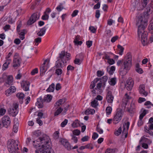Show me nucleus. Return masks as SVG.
<instances>
[{
  "instance_id": "1",
  "label": "nucleus",
  "mask_w": 153,
  "mask_h": 153,
  "mask_svg": "<svg viewBox=\"0 0 153 153\" xmlns=\"http://www.w3.org/2000/svg\"><path fill=\"white\" fill-rule=\"evenodd\" d=\"M146 12H144L143 15L138 17L137 25H138V31L142 28V29L147 27L148 19L150 14L153 11V3H151L148 5L146 8Z\"/></svg>"
},
{
  "instance_id": "2",
  "label": "nucleus",
  "mask_w": 153,
  "mask_h": 153,
  "mask_svg": "<svg viewBox=\"0 0 153 153\" xmlns=\"http://www.w3.org/2000/svg\"><path fill=\"white\" fill-rule=\"evenodd\" d=\"M49 137L45 134H43L42 136H40L36 140L33 141V145L36 148H38L42 145L40 148H48L49 146L51 148V146L49 144Z\"/></svg>"
},
{
  "instance_id": "3",
  "label": "nucleus",
  "mask_w": 153,
  "mask_h": 153,
  "mask_svg": "<svg viewBox=\"0 0 153 153\" xmlns=\"http://www.w3.org/2000/svg\"><path fill=\"white\" fill-rule=\"evenodd\" d=\"M18 143L17 140L12 139L8 140L7 142V146L9 152L11 153H16V152L19 149Z\"/></svg>"
},
{
  "instance_id": "4",
  "label": "nucleus",
  "mask_w": 153,
  "mask_h": 153,
  "mask_svg": "<svg viewBox=\"0 0 153 153\" xmlns=\"http://www.w3.org/2000/svg\"><path fill=\"white\" fill-rule=\"evenodd\" d=\"M137 24V23L136 24ZM138 25V29H137V34L138 36L139 37L141 36V40L142 43L143 45L144 46L146 45L148 43V41L147 39V35L148 33L147 32L144 31L145 29L147 27H145L144 28L142 29V28L140 30L139 32L138 31V25Z\"/></svg>"
},
{
  "instance_id": "5",
  "label": "nucleus",
  "mask_w": 153,
  "mask_h": 153,
  "mask_svg": "<svg viewBox=\"0 0 153 153\" xmlns=\"http://www.w3.org/2000/svg\"><path fill=\"white\" fill-rule=\"evenodd\" d=\"M131 56L130 52L128 53L126 57V59L123 61V63L122 66L123 69L126 71L130 70L132 65Z\"/></svg>"
},
{
  "instance_id": "6",
  "label": "nucleus",
  "mask_w": 153,
  "mask_h": 153,
  "mask_svg": "<svg viewBox=\"0 0 153 153\" xmlns=\"http://www.w3.org/2000/svg\"><path fill=\"white\" fill-rule=\"evenodd\" d=\"M123 114L122 110L121 108L117 109L116 113L114 116L113 120V123L116 124L118 123L121 120Z\"/></svg>"
},
{
  "instance_id": "7",
  "label": "nucleus",
  "mask_w": 153,
  "mask_h": 153,
  "mask_svg": "<svg viewBox=\"0 0 153 153\" xmlns=\"http://www.w3.org/2000/svg\"><path fill=\"white\" fill-rule=\"evenodd\" d=\"M60 142L65 148L68 151H70L72 149H76L78 148V146L77 145H76L74 147H72V146L71 145L68 141L66 139H61Z\"/></svg>"
},
{
  "instance_id": "8",
  "label": "nucleus",
  "mask_w": 153,
  "mask_h": 153,
  "mask_svg": "<svg viewBox=\"0 0 153 153\" xmlns=\"http://www.w3.org/2000/svg\"><path fill=\"white\" fill-rule=\"evenodd\" d=\"M40 16V13L36 12L34 13L31 15L27 21V24L30 25L33 24L39 19Z\"/></svg>"
},
{
  "instance_id": "9",
  "label": "nucleus",
  "mask_w": 153,
  "mask_h": 153,
  "mask_svg": "<svg viewBox=\"0 0 153 153\" xmlns=\"http://www.w3.org/2000/svg\"><path fill=\"white\" fill-rule=\"evenodd\" d=\"M19 105L15 103L13 104V106L8 109L9 114L13 117H15L18 112Z\"/></svg>"
},
{
  "instance_id": "10",
  "label": "nucleus",
  "mask_w": 153,
  "mask_h": 153,
  "mask_svg": "<svg viewBox=\"0 0 153 153\" xmlns=\"http://www.w3.org/2000/svg\"><path fill=\"white\" fill-rule=\"evenodd\" d=\"M134 82L131 77H129L126 81L125 87L128 91H131L133 86Z\"/></svg>"
},
{
  "instance_id": "11",
  "label": "nucleus",
  "mask_w": 153,
  "mask_h": 153,
  "mask_svg": "<svg viewBox=\"0 0 153 153\" xmlns=\"http://www.w3.org/2000/svg\"><path fill=\"white\" fill-rule=\"evenodd\" d=\"M2 123L4 127L7 128L10 125V118L8 116L5 115L2 118Z\"/></svg>"
},
{
  "instance_id": "12",
  "label": "nucleus",
  "mask_w": 153,
  "mask_h": 153,
  "mask_svg": "<svg viewBox=\"0 0 153 153\" xmlns=\"http://www.w3.org/2000/svg\"><path fill=\"white\" fill-rule=\"evenodd\" d=\"M20 84L22 88L24 91H29V86L30 85V83L29 82L23 80L21 82Z\"/></svg>"
},
{
  "instance_id": "13",
  "label": "nucleus",
  "mask_w": 153,
  "mask_h": 153,
  "mask_svg": "<svg viewBox=\"0 0 153 153\" xmlns=\"http://www.w3.org/2000/svg\"><path fill=\"white\" fill-rule=\"evenodd\" d=\"M16 90V88L14 86H11L9 88L5 91V94L7 96H9L12 93L15 92Z\"/></svg>"
},
{
  "instance_id": "14",
  "label": "nucleus",
  "mask_w": 153,
  "mask_h": 153,
  "mask_svg": "<svg viewBox=\"0 0 153 153\" xmlns=\"http://www.w3.org/2000/svg\"><path fill=\"white\" fill-rule=\"evenodd\" d=\"M114 97L112 94V92L108 91L107 93L106 99L108 102L112 103L113 101Z\"/></svg>"
},
{
  "instance_id": "15",
  "label": "nucleus",
  "mask_w": 153,
  "mask_h": 153,
  "mask_svg": "<svg viewBox=\"0 0 153 153\" xmlns=\"http://www.w3.org/2000/svg\"><path fill=\"white\" fill-rule=\"evenodd\" d=\"M66 101V99L65 98H63L62 99L58 100L54 104V107L56 109L60 107V105L64 104Z\"/></svg>"
},
{
  "instance_id": "16",
  "label": "nucleus",
  "mask_w": 153,
  "mask_h": 153,
  "mask_svg": "<svg viewBox=\"0 0 153 153\" xmlns=\"http://www.w3.org/2000/svg\"><path fill=\"white\" fill-rule=\"evenodd\" d=\"M21 61V59L19 58H14L13 60V67L14 68H16L19 66L20 65Z\"/></svg>"
},
{
  "instance_id": "17",
  "label": "nucleus",
  "mask_w": 153,
  "mask_h": 153,
  "mask_svg": "<svg viewBox=\"0 0 153 153\" xmlns=\"http://www.w3.org/2000/svg\"><path fill=\"white\" fill-rule=\"evenodd\" d=\"M44 102H45V101H44V99H42L41 97H40L37 99V101L36 103V105L39 108H42L43 107V103Z\"/></svg>"
},
{
  "instance_id": "18",
  "label": "nucleus",
  "mask_w": 153,
  "mask_h": 153,
  "mask_svg": "<svg viewBox=\"0 0 153 153\" xmlns=\"http://www.w3.org/2000/svg\"><path fill=\"white\" fill-rule=\"evenodd\" d=\"M7 80L5 82L6 84L10 85H13V77L12 75H7Z\"/></svg>"
},
{
  "instance_id": "19",
  "label": "nucleus",
  "mask_w": 153,
  "mask_h": 153,
  "mask_svg": "<svg viewBox=\"0 0 153 153\" xmlns=\"http://www.w3.org/2000/svg\"><path fill=\"white\" fill-rule=\"evenodd\" d=\"M145 85L143 84L140 85L139 87V92L140 94H142L145 96H146L148 95V93L145 91Z\"/></svg>"
},
{
  "instance_id": "20",
  "label": "nucleus",
  "mask_w": 153,
  "mask_h": 153,
  "mask_svg": "<svg viewBox=\"0 0 153 153\" xmlns=\"http://www.w3.org/2000/svg\"><path fill=\"white\" fill-rule=\"evenodd\" d=\"M105 86H103V84H102L101 82H99L97 83L95 89L98 90L100 92H102Z\"/></svg>"
},
{
  "instance_id": "21",
  "label": "nucleus",
  "mask_w": 153,
  "mask_h": 153,
  "mask_svg": "<svg viewBox=\"0 0 153 153\" xmlns=\"http://www.w3.org/2000/svg\"><path fill=\"white\" fill-rule=\"evenodd\" d=\"M147 4L143 1L139 3L137 5V10H143Z\"/></svg>"
},
{
  "instance_id": "22",
  "label": "nucleus",
  "mask_w": 153,
  "mask_h": 153,
  "mask_svg": "<svg viewBox=\"0 0 153 153\" xmlns=\"http://www.w3.org/2000/svg\"><path fill=\"white\" fill-rule=\"evenodd\" d=\"M64 65V62L62 59H58L56 62V66L57 68H62Z\"/></svg>"
},
{
  "instance_id": "23",
  "label": "nucleus",
  "mask_w": 153,
  "mask_h": 153,
  "mask_svg": "<svg viewBox=\"0 0 153 153\" xmlns=\"http://www.w3.org/2000/svg\"><path fill=\"white\" fill-rule=\"evenodd\" d=\"M52 149L51 148L49 147L46 149L45 148H40V151L42 153H51V151Z\"/></svg>"
},
{
  "instance_id": "24",
  "label": "nucleus",
  "mask_w": 153,
  "mask_h": 153,
  "mask_svg": "<svg viewBox=\"0 0 153 153\" xmlns=\"http://www.w3.org/2000/svg\"><path fill=\"white\" fill-rule=\"evenodd\" d=\"M47 28L46 26H45L42 28L40 31L38 32L37 33V35L39 36H42L45 33L46 31Z\"/></svg>"
},
{
  "instance_id": "25",
  "label": "nucleus",
  "mask_w": 153,
  "mask_h": 153,
  "mask_svg": "<svg viewBox=\"0 0 153 153\" xmlns=\"http://www.w3.org/2000/svg\"><path fill=\"white\" fill-rule=\"evenodd\" d=\"M11 62V60H6L5 62L2 65V70L4 71L6 70L8 68V65L10 64Z\"/></svg>"
},
{
  "instance_id": "26",
  "label": "nucleus",
  "mask_w": 153,
  "mask_h": 153,
  "mask_svg": "<svg viewBox=\"0 0 153 153\" xmlns=\"http://www.w3.org/2000/svg\"><path fill=\"white\" fill-rule=\"evenodd\" d=\"M128 111L130 113H133L135 111V106L134 103L131 104L129 108L128 109Z\"/></svg>"
},
{
  "instance_id": "27",
  "label": "nucleus",
  "mask_w": 153,
  "mask_h": 153,
  "mask_svg": "<svg viewBox=\"0 0 153 153\" xmlns=\"http://www.w3.org/2000/svg\"><path fill=\"white\" fill-rule=\"evenodd\" d=\"M42 134L40 131L38 130L33 132V137H38L39 138L40 136H42Z\"/></svg>"
},
{
  "instance_id": "28",
  "label": "nucleus",
  "mask_w": 153,
  "mask_h": 153,
  "mask_svg": "<svg viewBox=\"0 0 153 153\" xmlns=\"http://www.w3.org/2000/svg\"><path fill=\"white\" fill-rule=\"evenodd\" d=\"M108 79V77L106 76H104L102 77L101 78H100V82H101L102 84H103V86H105V83Z\"/></svg>"
},
{
  "instance_id": "29",
  "label": "nucleus",
  "mask_w": 153,
  "mask_h": 153,
  "mask_svg": "<svg viewBox=\"0 0 153 153\" xmlns=\"http://www.w3.org/2000/svg\"><path fill=\"white\" fill-rule=\"evenodd\" d=\"M130 125V122L128 121L126 123H124L123 124V132L125 131H128Z\"/></svg>"
},
{
  "instance_id": "30",
  "label": "nucleus",
  "mask_w": 153,
  "mask_h": 153,
  "mask_svg": "<svg viewBox=\"0 0 153 153\" xmlns=\"http://www.w3.org/2000/svg\"><path fill=\"white\" fill-rule=\"evenodd\" d=\"M95 113V110L94 109L89 108L87 109L85 112L86 115L89 114H93Z\"/></svg>"
},
{
  "instance_id": "31",
  "label": "nucleus",
  "mask_w": 153,
  "mask_h": 153,
  "mask_svg": "<svg viewBox=\"0 0 153 153\" xmlns=\"http://www.w3.org/2000/svg\"><path fill=\"white\" fill-rule=\"evenodd\" d=\"M57 110L54 113V116H56L59 115L63 111V109L61 107L56 108Z\"/></svg>"
},
{
  "instance_id": "32",
  "label": "nucleus",
  "mask_w": 153,
  "mask_h": 153,
  "mask_svg": "<svg viewBox=\"0 0 153 153\" xmlns=\"http://www.w3.org/2000/svg\"><path fill=\"white\" fill-rule=\"evenodd\" d=\"M44 101L45 102H49L52 99V97L51 95L50 94H48L46 97H45L44 98Z\"/></svg>"
},
{
  "instance_id": "33",
  "label": "nucleus",
  "mask_w": 153,
  "mask_h": 153,
  "mask_svg": "<svg viewBox=\"0 0 153 153\" xmlns=\"http://www.w3.org/2000/svg\"><path fill=\"white\" fill-rule=\"evenodd\" d=\"M79 121L77 119L72 124V126L74 128H76L79 126Z\"/></svg>"
},
{
  "instance_id": "34",
  "label": "nucleus",
  "mask_w": 153,
  "mask_h": 153,
  "mask_svg": "<svg viewBox=\"0 0 153 153\" xmlns=\"http://www.w3.org/2000/svg\"><path fill=\"white\" fill-rule=\"evenodd\" d=\"M55 85L54 83H52L50 85L46 91L48 92H53L54 90Z\"/></svg>"
},
{
  "instance_id": "35",
  "label": "nucleus",
  "mask_w": 153,
  "mask_h": 153,
  "mask_svg": "<svg viewBox=\"0 0 153 153\" xmlns=\"http://www.w3.org/2000/svg\"><path fill=\"white\" fill-rule=\"evenodd\" d=\"M116 79L115 77L112 78L110 80L108 81L109 84L111 85L114 86L116 83Z\"/></svg>"
},
{
  "instance_id": "36",
  "label": "nucleus",
  "mask_w": 153,
  "mask_h": 153,
  "mask_svg": "<svg viewBox=\"0 0 153 153\" xmlns=\"http://www.w3.org/2000/svg\"><path fill=\"white\" fill-rule=\"evenodd\" d=\"M16 96L19 100H22L24 97L25 95L22 93H18L16 94Z\"/></svg>"
},
{
  "instance_id": "37",
  "label": "nucleus",
  "mask_w": 153,
  "mask_h": 153,
  "mask_svg": "<svg viewBox=\"0 0 153 153\" xmlns=\"http://www.w3.org/2000/svg\"><path fill=\"white\" fill-rule=\"evenodd\" d=\"M65 51H62L61 53L59 54V56L58 57V59H62L63 60V59L65 56Z\"/></svg>"
},
{
  "instance_id": "38",
  "label": "nucleus",
  "mask_w": 153,
  "mask_h": 153,
  "mask_svg": "<svg viewBox=\"0 0 153 153\" xmlns=\"http://www.w3.org/2000/svg\"><path fill=\"white\" fill-rule=\"evenodd\" d=\"M117 47L119 49V54L120 55H122L123 54L124 48L120 45H118Z\"/></svg>"
},
{
  "instance_id": "39",
  "label": "nucleus",
  "mask_w": 153,
  "mask_h": 153,
  "mask_svg": "<svg viewBox=\"0 0 153 153\" xmlns=\"http://www.w3.org/2000/svg\"><path fill=\"white\" fill-rule=\"evenodd\" d=\"M105 111L107 115H109L111 114L112 111V108L110 106L107 107L106 108Z\"/></svg>"
},
{
  "instance_id": "40",
  "label": "nucleus",
  "mask_w": 153,
  "mask_h": 153,
  "mask_svg": "<svg viewBox=\"0 0 153 153\" xmlns=\"http://www.w3.org/2000/svg\"><path fill=\"white\" fill-rule=\"evenodd\" d=\"M116 150H117L116 149H107L105 152V153H114Z\"/></svg>"
},
{
  "instance_id": "41",
  "label": "nucleus",
  "mask_w": 153,
  "mask_h": 153,
  "mask_svg": "<svg viewBox=\"0 0 153 153\" xmlns=\"http://www.w3.org/2000/svg\"><path fill=\"white\" fill-rule=\"evenodd\" d=\"M97 102V100H94L91 102V105L94 108H96L98 105Z\"/></svg>"
},
{
  "instance_id": "42",
  "label": "nucleus",
  "mask_w": 153,
  "mask_h": 153,
  "mask_svg": "<svg viewBox=\"0 0 153 153\" xmlns=\"http://www.w3.org/2000/svg\"><path fill=\"white\" fill-rule=\"evenodd\" d=\"M19 124L17 123H16V124H14L13 126V131L15 132L16 133L17 132L18 130Z\"/></svg>"
},
{
  "instance_id": "43",
  "label": "nucleus",
  "mask_w": 153,
  "mask_h": 153,
  "mask_svg": "<svg viewBox=\"0 0 153 153\" xmlns=\"http://www.w3.org/2000/svg\"><path fill=\"white\" fill-rule=\"evenodd\" d=\"M122 131V128L121 127H120L116 131L114 132V134L117 136L120 135Z\"/></svg>"
},
{
  "instance_id": "44",
  "label": "nucleus",
  "mask_w": 153,
  "mask_h": 153,
  "mask_svg": "<svg viewBox=\"0 0 153 153\" xmlns=\"http://www.w3.org/2000/svg\"><path fill=\"white\" fill-rule=\"evenodd\" d=\"M146 114V110H144L142 113L139 116V119L142 120L144 117L145 116Z\"/></svg>"
},
{
  "instance_id": "45",
  "label": "nucleus",
  "mask_w": 153,
  "mask_h": 153,
  "mask_svg": "<svg viewBox=\"0 0 153 153\" xmlns=\"http://www.w3.org/2000/svg\"><path fill=\"white\" fill-rule=\"evenodd\" d=\"M62 72V70L60 68H58L56 70L55 73L58 76L61 75Z\"/></svg>"
},
{
  "instance_id": "46",
  "label": "nucleus",
  "mask_w": 153,
  "mask_h": 153,
  "mask_svg": "<svg viewBox=\"0 0 153 153\" xmlns=\"http://www.w3.org/2000/svg\"><path fill=\"white\" fill-rule=\"evenodd\" d=\"M104 74V72L103 71L98 70L97 72V75L98 77H100Z\"/></svg>"
},
{
  "instance_id": "47",
  "label": "nucleus",
  "mask_w": 153,
  "mask_h": 153,
  "mask_svg": "<svg viewBox=\"0 0 153 153\" xmlns=\"http://www.w3.org/2000/svg\"><path fill=\"white\" fill-rule=\"evenodd\" d=\"M46 71L45 69V66L43 65H41L40 67V71L41 74H43Z\"/></svg>"
},
{
  "instance_id": "48",
  "label": "nucleus",
  "mask_w": 153,
  "mask_h": 153,
  "mask_svg": "<svg viewBox=\"0 0 153 153\" xmlns=\"http://www.w3.org/2000/svg\"><path fill=\"white\" fill-rule=\"evenodd\" d=\"M82 60H80L79 59L76 58L74 61V63L77 65H79L81 63Z\"/></svg>"
},
{
  "instance_id": "49",
  "label": "nucleus",
  "mask_w": 153,
  "mask_h": 153,
  "mask_svg": "<svg viewBox=\"0 0 153 153\" xmlns=\"http://www.w3.org/2000/svg\"><path fill=\"white\" fill-rule=\"evenodd\" d=\"M44 14L43 15L42 17V19L43 20H48L49 18V15L48 14H46L44 13Z\"/></svg>"
},
{
  "instance_id": "50",
  "label": "nucleus",
  "mask_w": 153,
  "mask_h": 153,
  "mask_svg": "<svg viewBox=\"0 0 153 153\" xmlns=\"http://www.w3.org/2000/svg\"><path fill=\"white\" fill-rule=\"evenodd\" d=\"M100 10H97L95 12V17L97 19H98L100 16Z\"/></svg>"
},
{
  "instance_id": "51",
  "label": "nucleus",
  "mask_w": 153,
  "mask_h": 153,
  "mask_svg": "<svg viewBox=\"0 0 153 153\" xmlns=\"http://www.w3.org/2000/svg\"><path fill=\"white\" fill-rule=\"evenodd\" d=\"M75 68L74 67L72 66L71 65H68L67 68V71H72L74 70Z\"/></svg>"
},
{
  "instance_id": "52",
  "label": "nucleus",
  "mask_w": 153,
  "mask_h": 153,
  "mask_svg": "<svg viewBox=\"0 0 153 153\" xmlns=\"http://www.w3.org/2000/svg\"><path fill=\"white\" fill-rule=\"evenodd\" d=\"M68 123V120L65 119L61 124V126L62 127H64Z\"/></svg>"
},
{
  "instance_id": "53",
  "label": "nucleus",
  "mask_w": 153,
  "mask_h": 153,
  "mask_svg": "<svg viewBox=\"0 0 153 153\" xmlns=\"http://www.w3.org/2000/svg\"><path fill=\"white\" fill-rule=\"evenodd\" d=\"M85 149H92L93 148V145L91 143H89L85 146Z\"/></svg>"
},
{
  "instance_id": "54",
  "label": "nucleus",
  "mask_w": 153,
  "mask_h": 153,
  "mask_svg": "<svg viewBox=\"0 0 153 153\" xmlns=\"http://www.w3.org/2000/svg\"><path fill=\"white\" fill-rule=\"evenodd\" d=\"M73 134L74 135H78L80 133V131L78 129H76L74 130L73 132Z\"/></svg>"
},
{
  "instance_id": "55",
  "label": "nucleus",
  "mask_w": 153,
  "mask_h": 153,
  "mask_svg": "<svg viewBox=\"0 0 153 153\" xmlns=\"http://www.w3.org/2000/svg\"><path fill=\"white\" fill-rule=\"evenodd\" d=\"M125 96L126 97V102L125 103V104L126 105L127 104V103L128 102V100L131 99V97H130L129 95H128L127 93H126L125 94Z\"/></svg>"
},
{
  "instance_id": "56",
  "label": "nucleus",
  "mask_w": 153,
  "mask_h": 153,
  "mask_svg": "<svg viewBox=\"0 0 153 153\" xmlns=\"http://www.w3.org/2000/svg\"><path fill=\"white\" fill-rule=\"evenodd\" d=\"M92 41L89 40L86 42V45L88 48H90L92 46Z\"/></svg>"
},
{
  "instance_id": "57",
  "label": "nucleus",
  "mask_w": 153,
  "mask_h": 153,
  "mask_svg": "<svg viewBox=\"0 0 153 153\" xmlns=\"http://www.w3.org/2000/svg\"><path fill=\"white\" fill-rule=\"evenodd\" d=\"M79 12V11L77 10H74L71 14V16L72 17H74L76 16L78 14Z\"/></svg>"
},
{
  "instance_id": "58",
  "label": "nucleus",
  "mask_w": 153,
  "mask_h": 153,
  "mask_svg": "<svg viewBox=\"0 0 153 153\" xmlns=\"http://www.w3.org/2000/svg\"><path fill=\"white\" fill-rule=\"evenodd\" d=\"M89 29L92 33H95L96 32V29L93 26L90 27Z\"/></svg>"
},
{
  "instance_id": "59",
  "label": "nucleus",
  "mask_w": 153,
  "mask_h": 153,
  "mask_svg": "<svg viewBox=\"0 0 153 153\" xmlns=\"http://www.w3.org/2000/svg\"><path fill=\"white\" fill-rule=\"evenodd\" d=\"M119 37L117 36H115L113 37L111 39V42L114 43L115 42L118 38Z\"/></svg>"
},
{
  "instance_id": "60",
  "label": "nucleus",
  "mask_w": 153,
  "mask_h": 153,
  "mask_svg": "<svg viewBox=\"0 0 153 153\" xmlns=\"http://www.w3.org/2000/svg\"><path fill=\"white\" fill-rule=\"evenodd\" d=\"M89 137L88 136H85L83 137L81 139L82 142L87 141L88 140Z\"/></svg>"
},
{
  "instance_id": "61",
  "label": "nucleus",
  "mask_w": 153,
  "mask_h": 153,
  "mask_svg": "<svg viewBox=\"0 0 153 153\" xmlns=\"http://www.w3.org/2000/svg\"><path fill=\"white\" fill-rule=\"evenodd\" d=\"M6 112V110L3 108H1L0 109V115H4Z\"/></svg>"
},
{
  "instance_id": "62",
  "label": "nucleus",
  "mask_w": 153,
  "mask_h": 153,
  "mask_svg": "<svg viewBox=\"0 0 153 153\" xmlns=\"http://www.w3.org/2000/svg\"><path fill=\"white\" fill-rule=\"evenodd\" d=\"M10 26L9 25H6L3 27V29L5 31H7L10 29Z\"/></svg>"
},
{
  "instance_id": "63",
  "label": "nucleus",
  "mask_w": 153,
  "mask_h": 153,
  "mask_svg": "<svg viewBox=\"0 0 153 153\" xmlns=\"http://www.w3.org/2000/svg\"><path fill=\"white\" fill-rule=\"evenodd\" d=\"M38 72V69L37 68H35L33 69L31 72L32 75H34L35 74L37 73Z\"/></svg>"
},
{
  "instance_id": "64",
  "label": "nucleus",
  "mask_w": 153,
  "mask_h": 153,
  "mask_svg": "<svg viewBox=\"0 0 153 153\" xmlns=\"http://www.w3.org/2000/svg\"><path fill=\"white\" fill-rule=\"evenodd\" d=\"M63 8V7L61 4L59 5L56 8V9L58 12L61 11Z\"/></svg>"
}]
</instances>
